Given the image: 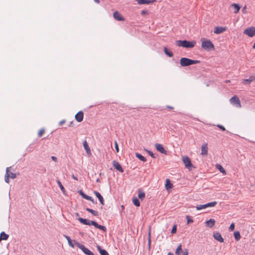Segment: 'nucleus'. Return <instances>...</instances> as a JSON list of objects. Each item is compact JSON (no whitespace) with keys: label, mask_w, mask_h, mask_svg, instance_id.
Returning a JSON list of instances; mask_svg holds the SVG:
<instances>
[{"label":"nucleus","mask_w":255,"mask_h":255,"mask_svg":"<svg viewBox=\"0 0 255 255\" xmlns=\"http://www.w3.org/2000/svg\"><path fill=\"white\" fill-rule=\"evenodd\" d=\"M78 220L82 224L86 225H93L96 228L100 229L104 232H106L107 231V229L105 226L99 225L95 221H90L89 220L86 219H83L82 218L79 217L78 219Z\"/></svg>","instance_id":"obj_1"},{"label":"nucleus","mask_w":255,"mask_h":255,"mask_svg":"<svg viewBox=\"0 0 255 255\" xmlns=\"http://www.w3.org/2000/svg\"><path fill=\"white\" fill-rule=\"evenodd\" d=\"M176 44L178 46H181L186 48H191L195 46L196 41L194 40L190 41L186 40H179L176 41Z\"/></svg>","instance_id":"obj_2"},{"label":"nucleus","mask_w":255,"mask_h":255,"mask_svg":"<svg viewBox=\"0 0 255 255\" xmlns=\"http://www.w3.org/2000/svg\"><path fill=\"white\" fill-rule=\"evenodd\" d=\"M199 60H194L189 59L188 58H181L180 60V64L181 66L185 67L193 64L199 63Z\"/></svg>","instance_id":"obj_3"},{"label":"nucleus","mask_w":255,"mask_h":255,"mask_svg":"<svg viewBox=\"0 0 255 255\" xmlns=\"http://www.w3.org/2000/svg\"><path fill=\"white\" fill-rule=\"evenodd\" d=\"M201 47L207 51L214 50L215 49L214 45L210 40H202Z\"/></svg>","instance_id":"obj_4"},{"label":"nucleus","mask_w":255,"mask_h":255,"mask_svg":"<svg viewBox=\"0 0 255 255\" xmlns=\"http://www.w3.org/2000/svg\"><path fill=\"white\" fill-rule=\"evenodd\" d=\"M182 160L186 168L191 170L192 168H195L191 163L190 158L187 156L182 157Z\"/></svg>","instance_id":"obj_5"},{"label":"nucleus","mask_w":255,"mask_h":255,"mask_svg":"<svg viewBox=\"0 0 255 255\" xmlns=\"http://www.w3.org/2000/svg\"><path fill=\"white\" fill-rule=\"evenodd\" d=\"M75 245L80 249L84 253L87 255H94V254L91 252L88 248H86L84 245L80 244L78 242L75 243Z\"/></svg>","instance_id":"obj_6"},{"label":"nucleus","mask_w":255,"mask_h":255,"mask_svg":"<svg viewBox=\"0 0 255 255\" xmlns=\"http://www.w3.org/2000/svg\"><path fill=\"white\" fill-rule=\"evenodd\" d=\"M244 33L250 37H253L255 35V27H251L245 29Z\"/></svg>","instance_id":"obj_7"},{"label":"nucleus","mask_w":255,"mask_h":255,"mask_svg":"<svg viewBox=\"0 0 255 255\" xmlns=\"http://www.w3.org/2000/svg\"><path fill=\"white\" fill-rule=\"evenodd\" d=\"M230 103L232 104L233 105H236L237 107L241 108V104L240 101V99L239 98L236 96H234L232 98H231L230 100Z\"/></svg>","instance_id":"obj_8"},{"label":"nucleus","mask_w":255,"mask_h":255,"mask_svg":"<svg viewBox=\"0 0 255 255\" xmlns=\"http://www.w3.org/2000/svg\"><path fill=\"white\" fill-rule=\"evenodd\" d=\"M113 166L114 167L115 169H116L117 170L120 171V172L122 173L124 172V169L122 167L120 164L116 161V160H114L113 161Z\"/></svg>","instance_id":"obj_9"},{"label":"nucleus","mask_w":255,"mask_h":255,"mask_svg":"<svg viewBox=\"0 0 255 255\" xmlns=\"http://www.w3.org/2000/svg\"><path fill=\"white\" fill-rule=\"evenodd\" d=\"M113 16L114 18L118 21H124L125 18L123 17L121 14L117 11H116L113 13Z\"/></svg>","instance_id":"obj_10"},{"label":"nucleus","mask_w":255,"mask_h":255,"mask_svg":"<svg viewBox=\"0 0 255 255\" xmlns=\"http://www.w3.org/2000/svg\"><path fill=\"white\" fill-rule=\"evenodd\" d=\"M84 113L82 111H80L75 115V119L78 122H81L83 120Z\"/></svg>","instance_id":"obj_11"},{"label":"nucleus","mask_w":255,"mask_h":255,"mask_svg":"<svg viewBox=\"0 0 255 255\" xmlns=\"http://www.w3.org/2000/svg\"><path fill=\"white\" fill-rule=\"evenodd\" d=\"M213 237L215 240L220 242V243L224 242V239L222 237L220 233L218 232L215 233H214Z\"/></svg>","instance_id":"obj_12"},{"label":"nucleus","mask_w":255,"mask_h":255,"mask_svg":"<svg viewBox=\"0 0 255 255\" xmlns=\"http://www.w3.org/2000/svg\"><path fill=\"white\" fill-rule=\"evenodd\" d=\"M226 30V27L216 26L214 30V32L216 34H220Z\"/></svg>","instance_id":"obj_13"},{"label":"nucleus","mask_w":255,"mask_h":255,"mask_svg":"<svg viewBox=\"0 0 255 255\" xmlns=\"http://www.w3.org/2000/svg\"><path fill=\"white\" fill-rule=\"evenodd\" d=\"M156 0H136L139 4H149L155 2Z\"/></svg>","instance_id":"obj_14"},{"label":"nucleus","mask_w":255,"mask_h":255,"mask_svg":"<svg viewBox=\"0 0 255 255\" xmlns=\"http://www.w3.org/2000/svg\"><path fill=\"white\" fill-rule=\"evenodd\" d=\"M255 81V76H251L249 79H244L242 81L243 84H250L252 82Z\"/></svg>","instance_id":"obj_15"},{"label":"nucleus","mask_w":255,"mask_h":255,"mask_svg":"<svg viewBox=\"0 0 255 255\" xmlns=\"http://www.w3.org/2000/svg\"><path fill=\"white\" fill-rule=\"evenodd\" d=\"M155 147L157 150L161 152V153H163L166 154V151L164 149V148L162 146V144H155Z\"/></svg>","instance_id":"obj_16"},{"label":"nucleus","mask_w":255,"mask_h":255,"mask_svg":"<svg viewBox=\"0 0 255 255\" xmlns=\"http://www.w3.org/2000/svg\"><path fill=\"white\" fill-rule=\"evenodd\" d=\"M94 194L96 196V197L98 198V199H99L100 202L101 203V204L104 205V198H103V196L98 191H94Z\"/></svg>","instance_id":"obj_17"},{"label":"nucleus","mask_w":255,"mask_h":255,"mask_svg":"<svg viewBox=\"0 0 255 255\" xmlns=\"http://www.w3.org/2000/svg\"><path fill=\"white\" fill-rule=\"evenodd\" d=\"M11 167H7L6 169V174L8 175V177L11 179H14L16 178V174L9 171V169Z\"/></svg>","instance_id":"obj_18"},{"label":"nucleus","mask_w":255,"mask_h":255,"mask_svg":"<svg viewBox=\"0 0 255 255\" xmlns=\"http://www.w3.org/2000/svg\"><path fill=\"white\" fill-rule=\"evenodd\" d=\"M208 144H203L201 147V154L202 155H206L208 153Z\"/></svg>","instance_id":"obj_19"},{"label":"nucleus","mask_w":255,"mask_h":255,"mask_svg":"<svg viewBox=\"0 0 255 255\" xmlns=\"http://www.w3.org/2000/svg\"><path fill=\"white\" fill-rule=\"evenodd\" d=\"M97 248L101 255H109L107 251L104 249H102L100 246L97 245Z\"/></svg>","instance_id":"obj_20"},{"label":"nucleus","mask_w":255,"mask_h":255,"mask_svg":"<svg viewBox=\"0 0 255 255\" xmlns=\"http://www.w3.org/2000/svg\"><path fill=\"white\" fill-rule=\"evenodd\" d=\"M215 224V220L213 219H210L209 220L206 222V225L207 227L212 228Z\"/></svg>","instance_id":"obj_21"},{"label":"nucleus","mask_w":255,"mask_h":255,"mask_svg":"<svg viewBox=\"0 0 255 255\" xmlns=\"http://www.w3.org/2000/svg\"><path fill=\"white\" fill-rule=\"evenodd\" d=\"M145 193L143 191L142 189L141 188L138 189V197L140 200H143L145 197Z\"/></svg>","instance_id":"obj_22"},{"label":"nucleus","mask_w":255,"mask_h":255,"mask_svg":"<svg viewBox=\"0 0 255 255\" xmlns=\"http://www.w3.org/2000/svg\"><path fill=\"white\" fill-rule=\"evenodd\" d=\"M84 149L86 151V152L89 157L92 155V152L91 151L90 148L89 146V144H83Z\"/></svg>","instance_id":"obj_23"},{"label":"nucleus","mask_w":255,"mask_h":255,"mask_svg":"<svg viewBox=\"0 0 255 255\" xmlns=\"http://www.w3.org/2000/svg\"><path fill=\"white\" fill-rule=\"evenodd\" d=\"M231 6L234 8V13H237L240 10L241 7L238 4L233 3L231 5Z\"/></svg>","instance_id":"obj_24"},{"label":"nucleus","mask_w":255,"mask_h":255,"mask_svg":"<svg viewBox=\"0 0 255 255\" xmlns=\"http://www.w3.org/2000/svg\"><path fill=\"white\" fill-rule=\"evenodd\" d=\"M8 235L5 234L4 232H2L0 234V241L1 240H6L8 238Z\"/></svg>","instance_id":"obj_25"},{"label":"nucleus","mask_w":255,"mask_h":255,"mask_svg":"<svg viewBox=\"0 0 255 255\" xmlns=\"http://www.w3.org/2000/svg\"><path fill=\"white\" fill-rule=\"evenodd\" d=\"M135 155L137 158L143 162H145L146 161V158L139 153L136 152L135 153Z\"/></svg>","instance_id":"obj_26"},{"label":"nucleus","mask_w":255,"mask_h":255,"mask_svg":"<svg viewBox=\"0 0 255 255\" xmlns=\"http://www.w3.org/2000/svg\"><path fill=\"white\" fill-rule=\"evenodd\" d=\"M216 167L217 169H218L221 172L224 173V174H226V171L224 168L222 167V166L219 164H217L216 165Z\"/></svg>","instance_id":"obj_27"},{"label":"nucleus","mask_w":255,"mask_h":255,"mask_svg":"<svg viewBox=\"0 0 255 255\" xmlns=\"http://www.w3.org/2000/svg\"><path fill=\"white\" fill-rule=\"evenodd\" d=\"M164 52L166 55L170 57H172L173 56V53L171 51H169L166 47L164 48Z\"/></svg>","instance_id":"obj_28"},{"label":"nucleus","mask_w":255,"mask_h":255,"mask_svg":"<svg viewBox=\"0 0 255 255\" xmlns=\"http://www.w3.org/2000/svg\"><path fill=\"white\" fill-rule=\"evenodd\" d=\"M165 187L167 190L172 187V184L170 182V180L169 179H167L166 180Z\"/></svg>","instance_id":"obj_29"},{"label":"nucleus","mask_w":255,"mask_h":255,"mask_svg":"<svg viewBox=\"0 0 255 255\" xmlns=\"http://www.w3.org/2000/svg\"><path fill=\"white\" fill-rule=\"evenodd\" d=\"M57 183L58 186H59L60 189L61 190L62 192H63V193L64 194H65L66 191H65L64 187L62 185L61 182L59 180H57Z\"/></svg>","instance_id":"obj_30"},{"label":"nucleus","mask_w":255,"mask_h":255,"mask_svg":"<svg viewBox=\"0 0 255 255\" xmlns=\"http://www.w3.org/2000/svg\"><path fill=\"white\" fill-rule=\"evenodd\" d=\"M234 235L235 239L237 241H238L240 240L241 235H240V233L239 231H235L234 233Z\"/></svg>","instance_id":"obj_31"},{"label":"nucleus","mask_w":255,"mask_h":255,"mask_svg":"<svg viewBox=\"0 0 255 255\" xmlns=\"http://www.w3.org/2000/svg\"><path fill=\"white\" fill-rule=\"evenodd\" d=\"M86 211L89 212V213H91L92 214H93L94 216H98V212L96 211H95L93 209H90V208H86Z\"/></svg>","instance_id":"obj_32"},{"label":"nucleus","mask_w":255,"mask_h":255,"mask_svg":"<svg viewBox=\"0 0 255 255\" xmlns=\"http://www.w3.org/2000/svg\"><path fill=\"white\" fill-rule=\"evenodd\" d=\"M78 193L80 194V195H81V196H82V197L83 198H84V199H86V200L90 199H91V198H90V196H88V195H86L85 194H84V193H83V192L82 190H79V191H78Z\"/></svg>","instance_id":"obj_33"},{"label":"nucleus","mask_w":255,"mask_h":255,"mask_svg":"<svg viewBox=\"0 0 255 255\" xmlns=\"http://www.w3.org/2000/svg\"><path fill=\"white\" fill-rule=\"evenodd\" d=\"M132 202L133 204L136 207H139L140 206V202L136 197L133 198Z\"/></svg>","instance_id":"obj_34"},{"label":"nucleus","mask_w":255,"mask_h":255,"mask_svg":"<svg viewBox=\"0 0 255 255\" xmlns=\"http://www.w3.org/2000/svg\"><path fill=\"white\" fill-rule=\"evenodd\" d=\"M45 132V129L44 128H42L38 132V137H41L44 134Z\"/></svg>","instance_id":"obj_35"},{"label":"nucleus","mask_w":255,"mask_h":255,"mask_svg":"<svg viewBox=\"0 0 255 255\" xmlns=\"http://www.w3.org/2000/svg\"><path fill=\"white\" fill-rule=\"evenodd\" d=\"M217 202L216 201H213L212 202L208 203L206 204V208L214 207L217 205Z\"/></svg>","instance_id":"obj_36"},{"label":"nucleus","mask_w":255,"mask_h":255,"mask_svg":"<svg viewBox=\"0 0 255 255\" xmlns=\"http://www.w3.org/2000/svg\"><path fill=\"white\" fill-rule=\"evenodd\" d=\"M182 251V245L181 244H180L177 248L176 251H175V254L176 255H180V252Z\"/></svg>","instance_id":"obj_37"},{"label":"nucleus","mask_w":255,"mask_h":255,"mask_svg":"<svg viewBox=\"0 0 255 255\" xmlns=\"http://www.w3.org/2000/svg\"><path fill=\"white\" fill-rule=\"evenodd\" d=\"M196 209L197 210H201V209H203L206 208V204H204V205H198V206H196Z\"/></svg>","instance_id":"obj_38"},{"label":"nucleus","mask_w":255,"mask_h":255,"mask_svg":"<svg viewBox=\"0 0 255 255\" xmlns=\"http://www.w3.org/2000/svg\"><path fill=\"white\" fill-rule=\"evenodd\" d=\"M148 243L149 245H150L151 243V230L150 228H149V230L148 233Z\"/></svg>","instance_id":"obj_39"},{"label":"nucleus","mask_w":255,"mask_h":255,"mask_svg":"<svg viewBox=\"0 0 255 255\" xmlns=\"http://www.w3.org/2000/svg\"><path fill=\"white\" fill-rule=\"evenodd\" d=\"M145 150L152 158H156V157L154 156V154L152 153V152L147 149H146Z\"/></svg>","instance_id":"obj_40"},{"label":"nucleus","mask_w":255,"mask_h":255,"mask_svg":"<svg viewBox=\"0 0 255 255\" xmlns=\"http://www.w3.org/2000/svg\"><path fill=\"white\" fill-rule=\"evenodd\" d=\"M9 177H8V175L5 173V175L4 176V180L6 183H8L9 182Z\"/></svg>","instance_id":"obj_41"},{"label":"nucleus","mask_w":255,"mask_h":255,"mask_svg":"<svg viewBox=\"0 0 255 255\" xmlns=\"http://www.w3.org/2000/svg\"><path fill=\"white\" fill-rule=\"evenodd\" d=\"M187 220V223L189 224L190 223L193 222V220L189 217V216H187L186 217Z\"/></svg>","instance_id":"obj_42"},{"label":"nucleus","mask_w":255,"mask_h":255,"mask_svg":"<svg viewBox=\"0 0 255 255\" xmlns=\"http://www.w3.org/2000/svg\"><path fill=\"white\" fill-rule=\"evenodd\" d=\"M235 229V224L234 223H232L229 227V230L230 231H233Z\"/></svg>","instance_id":"obj_43"},{"label":"nucleus","mask_w":255,"mask_h":255,"mask_svg":"<svg viewBox=\"0 0 255 255\" xmlns=\"http://www.w3.org/2000/svg\"><path fill=\"white\" fill-rule=\"evenodd\" d=\"M176 226L174 225L172 227V230H171V233L172 234H174V233H176Z\"/></svg>","instance_id":"obj_44"},{"label":"nucleus","mask_w":255,"mask_h":255,"mask_svg":"<svg viewBox=\"0 0 255 255\" xmlns=\"http://www.w3.org/2000/svg\"><path fill=\"white\" fill-rule=\"evenodd\" d=\"M217 127L223 131H225L226 130L225 128L222 125H219L217 126Z\"/></svg>","instance_id":"obj_45"},{"label":"nucleus","mask_w":255,"mask_h":255,"mask_svg":"<svg viewBox=\"0 0 255 255\" xmlns=\"http://www.w3.org/2000/svg\"><path fill=\"white\" fill-rule=\"evenodd\" d=\"M68 243L70 247H71L72 248H74V245L72 243V242L71 240L70 241H69V242Z\"/></svg>","instance_id":"obj_46"},{"label":"nucleus","mask_w":255,"mask_h":255,"mask_svg":"<svg viewBox=\"0 0 255 255\" xmlns=\"http://www.w3.org/2000/svg\"><path fill=\"white\" fill-rule=\"evenodd\" d=\"M65 120H63L62 121H61L59 123V126H62L63 124H64L65 123Z\"/></svg>","instance_id":"obj_47"},{"label":"nucleus","mask_w":255,"mask_h":255,"mask_svg":"<svg viewBox=\"0 0 255 255\" xmlns=\"http://www.w3.org/2000/svg\"><path fill=\"white\" fill-rule=\"evenodd\" d=\"M119 144H115V149L117 152H118L119 151V148L118 146Z\"/></svg>","instance_id":"obj_48"},{"label":"nucleus","mask_w":255,"mask_h":255,"mask_svg":"<svg viewBox=\"0 0 255 255\" xmlns=\"http://www.w3.org/2000/svg\"><path fill=\"white\" fill-rule=\"evenodd\" d=\"M51 159L55 162H57V158L55 156H51Z\"/></svg>","instance_id":"obj_49"},{"label":"nucleus","mask_w":255,"mask_h":255,"mask_svg":"<svg viewBox=\"0 0 255 255\" xmlns=\"http://www.w3.org/2000/svg\"><path fill=\"white\" fill-rule=\"evenodd\" d=\"M65 238L67 239L68 242H69V241H70L71 240V239L69 237L67 236H64Z\"/></svg>","instance_id":"obj_50"},{"label":"nucleus","mask_w":255,"mask_h":255,"mask_svg":"<svg viewBox=\"0 0 255 255\" xmlns=\"http://www.w3.org/2000/svg\"><path fill=\"white\" fill-rule=\"evenodd\" d=\"M166 107H167V108H168L170 110H172L174 109V108L173 107L169 106H167Z\"/></svg>","instance_id":"obj_51"},{"label":"nucleus","mask_w":255,"mask_h":255,"mask_svg":"<svg viewBox=\"0 0 255 255\" xmlns=\"http://www.w3.org/2000/svg\"><path fill=\"white\" fill-rule=\"evenodd\" d=\"M72 177L74 179H75V180H78V178H77L76 177H75V176H74V175H73H73H72Z\"/></svg>","instance_id":"obj_52"},{"label":"nucleus","mask_w":255,"mask_h":255,"mask_svg":"<svg viewBox=\"0 0 255 255\" xmlns=\"http://www.w3.org/2000/svg\"><path fill=\"white\" fill-rule=\"evenodd\" d=\"M90 199H88V200H89V201H91V202H92L93 203H94V199L93 198L90 196Z\"/></svg>","instance_id":"obj_53"},{"label":"nucleus","mask_w":255,"mask_h":255,"mask_svg":"<svg viewBox=\"0 0 255 255\" xmlns=\"http://www.w3.org/2000/svg\"><path fill=\"white\" fill-rule=\"evenodd\" d=\"M183 255H188V251L186 250L185 252H184Z\"/></svg>","instance_id":"obj_54"},{"label":"nucleus","mask_w":255,"mask_h":255,"mask_svg":"<svg viewBox=\"0 0 255 255\" xmlns=\"http://www.w3.org/2000/svg\"><path fill=\"white\" fill-rule=\"evenodd\" d=\"M73 122H70V124L68 125V127H73Z\"/></svg>","instance_id":"obj_55"},{"label":"nucleus","mask_w":255,"mask_h":255,"mask_svg":"<svg viewBox=\"0 0 255 255\" xmlns=\"http://www.w3.org/2000/svg\"><path fill=\"white\" fill-rule=\"evenodd\" d=\"M246 9V6H244V7L242 9L243 12H244V13L245 12Z\"/></svg>","instance_id":"obj_56"},{"label":"nucleus","mask_w":255,"mask_h":255,"mask_svg":"<svg viewBox=\"0 0 255 255\" xmlns=\"http://www.w3.org/2000/svg\"><path fill=\"white\" fill-rule=\"evenodd\" d=\"M94 1L97 3H100V0H94Z\"/></svg>","instance_id":"obj_57"},{"label":"nucleus","mask_w":255,"mask_h":255,"mask_svg":"<svg viewBox=\"0 0 255 255\" xmlns=\"http://www.w3.org/2000/svg\"><path fill=\"white\" fill-rule=\"evenodd\" d=\"M146 13V11H144V10H143V11H142V12H141V13H142V14H144V13Z\"/></svg>","instance_id":"obj_58"},{"label":"nucleus","mask_w":255,"mask_h":255,"mask_svg":"<svg viewBox=\"0 0 255 255\" xmlns=\"http://www.w3.org/2000/svg\"><path fill=\"white\" fill-rule=\"evenodd\" d=\"M100 181V179H99V178L96 180V182H99Z\"/></svg>","instance_id":"obj_59"},{"label":"nucleus","mask_w":255,"mask_h":255,"mask_svg":"<svg viewBox=\"0 0 255 255\" xmlns=\"http://www.w3.org/2000/svg\"><path fill=\"white\" fill-rule=\"evenodd\" d=\"M167 255H173L172 253H169Z\"/></svg>","instance_id":"obj_60"},{"label":"nucleus","mask_w":255,"mask_h":255,"mask_svg":"<svg viewBox=\"0 0 255 255\" xmlns=\"http://www.w3.org/2000/svg\"><path fill=\"white\" fill-rule=\"evenodd\" d=\"M83 143H87V142L86 140H84L83 142Z\"/></svg>","instance_id":"obj_61"},{"label":"nucleus","mask_w":255,"mask_h":255,"mask_svg":"<svg viewBox=\"0 0 255 255\" xmlns=\"http://www.w3.org/2000/svg\"><path fill=\"white\" fill-rule=\"evenodd\" d=\"M76 216L77 217H79V213H76Z\"/></svg>","instance_id":"obj_62"},{"label":"nucleus","mask_w":255,"mask_h":255,"mask_svg":"<svg viewBox=\"0 0 255 255\" xmlns=\"http://www.w3.org/2000/svg\"><path fill=\"white\" fill-rule=\"evenodd\" d=\"M253 48L254 49H255V43L254 44L253 46Z\"/></svg>","instance_id":"obj_63"},{"label":"nucleus","mask_w":255,"mask_h":255,"mask_svg":"<svg viewBox=\"0 0 255 255\" xmlns=\"http://www.w3.org/2000/svg\"><path fill=\"white\" fill-rule=\"evenodd\" d=\"M226 83H229V82H230V80H226Z\"/></svg>","instance_id":"obj_64"}]
</instances>
